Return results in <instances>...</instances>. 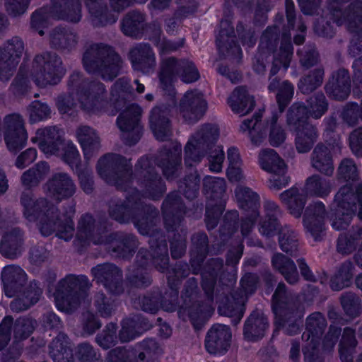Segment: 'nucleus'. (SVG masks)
I'll list each match as a JSON object with an SVG mask.
<instances>
[{"label": "nucleus", "mask_w": 362, "mask_h": 362, "mask_svg": "<svg viewBox=\"0 0 362 362\" xmlns=\"http://www.w3.org/2000/svg\"><path fill=\"white\" fill-rule=\"evenodd\" d=\"M136 259L138 265L132 268L127 276V279L132 286L137 288H146L152 283V279L146 268L149 260L152 261L155 267L161 272H164L168 268L169 259L164 268H160V266L162 264L160 258L158 260V265H156L151 246L150 251L143 248L140 249L136 255Z\"/></svg>", "instance_id": "obj_21"}, {"label": "nucleus", "mask_w": 362, "mask_h": 362, "mask_svg": "<svg viewBox=\"0 0 362 362\" xmlns=\"http://www.w3.org/2000/svg\"><path fill=\"white\" fill-rule=\"evenodd\" d=\"M148 123L155 138L160 141L168 140L172 134V124L165 107L156 106L148 115Z\"/></svg>", "instance_id": "obj_32"}, {"label": "nucleus", "mask_w": 362, "mask_h": 362, "mask_svg": "<svg viewBox=\"0 0 362 362\" xmlns=\"http://www.w3.org/2000/svg\"><path fill=\"white\" fill-rule=\"evenodd\" d=\"M49 355L54 362H69L73 353L67 335L59 333L49 344Z\"/></svg>", "instance_id": "obj_51"}, {"label": "nucleus", "mask_w": 362, "mask_h": 362, "mask_svg": "<svg viewBox=\"0 0 362 362\" xmlns=\"http://www.w3.org/2000/svg\"><path fill=\"white\" fill-rule=\"evenodd\" d=\"M37 326V321L30 317H21L13 321V338L16 341L28 339Z\"/></svg>", "instance_id": "obj_64"}, {"label": "nucleus", "mask_w": 362, "mask_h": 362, "mask_svg": "<svg viewBox=\"0 0 362 362\" xmlns=\"http://www.w3.org/2000/svg\"><path fill=\"white\" fill-rule=\"evenodd\" d=\"M269 327L267 317L262 311L255 310L247 318L243 328V334L248 341H257L262 339Z\"/></svg>", "instance_id": "obj_40"}, {"label": "nucleus", "mask_w": 362, "mask_h": 362, "mask_svg": "<svg viewBox=\"0 0 362 362\" xmlns=\"http://www.w3.org/2000/svg\"><path fill=\"white\" fill-rule=\"evenodd\" d=\"M292 130L295 134V146L299 153L309 152L319 138L318 129L311 122L305 123Z\"/></svg>", "instance_id": "obj_43"}, {"label": "nucleus", "mask_w": 362, "mask_h": 362, "mask_svg": "<svg viewBox=\"0 0 362 362\" xmlns=\"http://www.w3.org/2000/svg\"><path fill=\"white\" fill-rule=\"evenodd\" d=\"M110 216L119 223H133L143 235H149V245L156 264L160 258L164 268L168 260V250L165 239L158 228L159 211L152 204L144 201V195L136 188L128 192L124 200L112 199L110 202Z\"/></svg>", "instance_id": "obj_1"}, {"label": "nucleus", "mask_w": 362, "mask_h": 362, "mask_svg": "<svg viewBox=\"0 0 362 362\" xmlns=\"http://www.w3.org/2000/svg\"><path fill=\"white\" fill-rule=\"evenodd\" d=\"M207 103L204 95L197 90H188L180 98L177 111L183 120L194 124L205 114Z\"/></svg>", "instance_id": "obj_20"}, {"label": "nucleus", "mask_w": 362, "mask_h": 362, "mask_svg": "<svg viewBox=\"0 0 362 362\" xmlns=\"http://www.w3.org/2000/svg\"><path fill=\"white\" fill-rule=\"evenodd\" d=\"M162 212L167 230H177L185 214V207L177 192L167 196L163 202Z\"/></svg>", "instance_id": "obj_26"}, {"label": "nucleus", "mask_w": 362, "mask_h": 362, "mask_svg": "<svg viewBox=\"0 0 362 362\" xmlns=\"http://www.w3.org/2000/svg\"><path fill=\"white\" fill-rule=\"evenodd\" d=\"M235 197L240 209L245 212H253L254 216H259V196L252 189L238 185L235 190Z\"/></svg>", "instance_id": "obj_48"}, {"label": "nucleus", "mask_w": 362, "mask_h": 362, "mask_svg": "<svg viewBox=\"0 0 362 362\" xmlns=\"http://www.w3.org/2000/svg\"><path fill=\"white\" fill-rule=\"evenodd\" d=\"M135 177L145 197L160 199L166 191L163 180L148 157H141L135 165Z\"/></svg>", "instance_id": "obj_13"}, {"label": "nucleus", "mask_w": 362, "mask_h": 362, "mask_svg": "<svg viewBox=\"0 0 362 362\" xmlns=\"http://www.w3.org/2000/svg\"><path fill=\"white\" fill-rule=\"evenodd\" d=\"M325 76L324 68L317 67L303 75L298 83V88L303 94H310L322 84Z\"/></svg>", "instance_id": "obj_59"}, {"label": "nucleus", "mask_w": 362, "mask_h": 362, "mask_svg": "<svg viewBox=\"0 0 362 362\" xmlns=\"http://www.w3.org/2000/svg\"><path fill=\"white\" fill-rule=\"evenodd\" d=\"M90 273L95 281L110 292L115 294L123 292V273L115 264L106 262L98 264L91 269Z\"/></svg>", "instance_id": "obj_22"}, {"label": "nucleus", "mask_w": 362, "mask_h": 362, "mask_svg": "<svg viewBox=\"0 0 362 362\" xmlns=\"http://www.w3.org/2000/svg\"><path fill=\"white\" fill-rule=\"evenodd\" d=\"M219 136L218 128L212 124H203L185 146V164L192 167L199 164L206 153L214 146Z\"/></svg>", "instance_id": "obj_12"}, {"label": "nucleus", "mask_w": 362, "mask_h": 362, "mask_svg": "<svg viewBox=\"0 0 362 362\" xmlns=\"http://www.w3.org/2000/svg\"><path fill=\"white\" fill-rule=\"evenodd\" d=\"M82 64L88 74L112 81L120 74L123 61L112 47L104 43H93L86 47Z\"/></svg>", "instance_id": "obj_6"}, {"label": "nucleus", "mask_w": 362, "mask_h": 362, "mask_svg": "<svg viewBox=\"0 0 362 362\" xmlns=\"http://www.w3.org/2000/svg\"><path fill=\"white\" fill-rule=\"evenodd\" d=\"M332 205L346 211L351 209L356 213L357 211L356 187L354 189L351 185L348 184L341 187L335 194Z\"/></svg>", "instance_id": "obj_58"}, {"label": "nucleus", "mask_w": 362, "mask_h": 362, "mask_svg": "<svg viewBox=\"0 0 362 362\" xmlns=\"http://www.w3.org/2000/svg\"><path fill=\"white\" fill-rule=\"evenodd\" d=\"M228 104L232 111L240 115L251 112L255 107V100L243 86L237 87L228 99Z\"/></svg>", "instance_id": "obj_47"}, {"label": "nucleus", "mask_w": 362, "mask_h": 362, "mask_svg": "<svg viewBox=\"0 0 362 362\" xmlns=\"http://www.w3.org/2000/svg\"><path fill=\"white\" fill-rule=\"evenodd\" d=\"M327 216L325 205L320 201L310 203L305 209L303 216V226L315 240L325 230Z\"/></svg>", "instance_id": "obj_27"}, {"label": "nucleus", "mask_w": 362, "mask_h": 362, "mask_svg": "<svg viewBox=\"0 0 362 362\" xmlns=\"http://www.w3.org/2000/svg\"><path fill=\"white\" fill-rule=\"evenodd\" d=\"M258 283V276L255 274H246L241 279L243 291H235L231 294L234 303H229L220 308L222 314L232 318L233 325H237L243 317L245 308L244 302L248 294L255 292Z\"/></svg>", "instance_id": "obj_15"}, {"label": "nucleus", "mask_w": 362, "mask_h": 362, "mask_svg": "<svg viewBox=\"0 0 362 362\" xmlns=\"http://www.w3.org/2000/svg\"><path fill=\"white\" fill-rule=\"evenodd\" d=\"M354 267L353 263L346 260L343 262L337 273L331 279L330 287L334 291H341L348 287L354 276Z\"/></svg>", "instance_id": "obj_63"}, {"label": "nucleus", "mask_w": 362, "mask_h": 362, "mask_svg": "<svg viewBox=\"0 0 362 362\" xmlns=\"http://www.w3.org/2000/svg\"><path fill=\"white\" fill-rule=\"evenodd\" d=\"M262 117V113L259 111L255 113L252 119H245L240 126V129L243 132L248 131L251 142L255 146L260 145L266 136L265 131L261 129Z\"/></svg>", "instance_id": "obj_60"}, {"label": "nucleus", "mask_w": 362, "mask_h": 362, "mask_svg": "<svg viewBox=\"0 0 362 362\" xmlns=\"http://www.w3.org/2000/svg\"><path fill=\"white\" fill-rule=\"evenodd\" d=\"M30 74L35 83L41 88L57 85L65 74L62 59L54 52H45L37 54L33 62L30 71L22 64L13 80L10 92L16 97L24 95L30 88Z\"/></svg>", "instance_id": "obj_4"}, {"label": "nucleus", "mask_w": 362, "mask_h": 362, "mask_svg": "<svg viewBox=\"0 0 362 362\" xmlns=\"http://www.w3.org/2000/svg\"><path fill=\"white\" fill-rule=\"evenodd\" d=\"M361 241L362 242V228H353L351 230L339 235L336 245L337 251L342 255H349L356 250Z\"/></svg>", "instance_id": "obj_52"}, {"label": "nucleus", "mask_w": 362, "mask_h": 362, "mask_svg": "<svg viewBox=\"0 0 362 362\" xmlns=\"http://www.w3.org/2000/svg\"><path fill=\"white\" fill-rule=\"evenodd\" d=\"M310 165L317 171L327 176L333 175V154L329 145L318 143L310 154Z\"/></svg>", "instance_id": "obj_37"}, {"label": "nucleus", "mask_w": 362, "mask_h": 362, "mask_svg": "<svg viewBox=\"0 0 362 362\" xmlns=\"http://www.w3.org/2000/svg\"><path fill=\"white\" fill-rule=\"evenodd\" d=\"M223 262L219 258H214L210 259L204 271L202 272V288L207 296L208 302L211 305L214 300V291L218 276L222 279Z\"/></svg>", "instance_id": "obj_38"}, {"label": "nucleus", "mask_w": 362, "mask_h": 362, "mask_svg": "<svg viewBox=\"0 0 362 362\" xmlns=\"http://www.w3.org/2000/svg\"><path fill=\"white\" fill-rule=\"evenodd\" d=\"M190 264L193 274H198L209 251V240L205 233L198 232L192 237Z\"/></svg>", "instance_id": "obj_46"}, {"label": "nucleus", "mask_w": 362, "mask_h": 362, "mask_svg": "<svg viewBox=\"0 0 362 362\" xmlns=\"http://www.w3.org/2000/svg\"><path fill=\"white\" fill-rule=\"evenodd\" d=\"M220 31L216 38L218 50L226 57L240 58L242 50L235 41L234 29L228 20H223L220 23Z\"/></svg>", "instance_id": "obj_34"}, {"label": "nucleus", "mask_w": 362, "mask_h": 362, "mask_svg": "<svg viewBox=\"0 0 362 362\" xmlns=\"http://www.w3.org/2000/svg\"><path fill=\"white\" fill-rule=\"evenodd\" d=\"M24 42L15 36L8 40L4 46H0V81H8L13 75L24 52Z\"/></svg>", "instance_id": "obj_17"}, {"label": "nucleus", "mask_w": 362, "mask_h": 362, "mask_svg": "<svg viewBox=\"0 0 362 362\" xmlns=\"http://www.w3.org/2000/svg\"><path fill=\"white\" fill-rule=\"evenodd\" d=\"M112 255L129 258L133 255L138 247V241L133 234L116 232L109 233L106 244Z\"/></svg>", "instance_id": "obj_30"}, {"label": "nucleus", "mask_w": 362, "mask_h": 362, "mask_svg": "<svg viewBox=\"0 0 362 362\" xmlns=\"http://www.w3.org/2000/svg\"><path fill=\"white\" fill-rule=\"evenodd\" d=\"M75 136L82 149L85 160L88 162L101 148L99 133L90 126L80 124L75 130Z\"/></svg>", "instance_id": "obj_31"}, {"label": "nucleus", "mask_w": 362, "mask_h": 362, "mask_svg": "<svg viewBox=\"0 0 362 362\" xmlns=\"http://www.w3.org/2000/svg\"><path fill=\"white\" fill-rule=\"evenodd\" d=\"M6 128L4 139L11 151H16L23 148L28 139L24 127V121L18 114H11L5 117Z\"/></svg>", "instance_id": "obj_24"}, {"label": "nucleus", "mask_w": 362, "mask_h": 362, "mask_svg": "<svg viewBox=\"0 0 362 362\" xmlns=\"http://www.w3.org/2000/svg\"><path fill=\"white\" fill-rule=\"evenodd\" d=\"M31 141L38 142L40 149L45 154L55 155L63 144V132L56 126L39 129Z\"/></svg>", "instance_id": "obj_28"}, {"label": "nucleus", "mask_w": 362, "mask_h": 362, "mask_svg": "<svg viewBox=\"0 0 362 362\" xmlns=\"http://www.w3.org/2000/svg\"><path fill=\"white\" fill-rule=\"evenodd\" d=\"M52 13L59 18L71 23L81 21V4L80 0H51Z\"/></svg>", "instance_id": "obj_44"}, {"label": "nucleus", "mask_w": 362, "mask_h": 362, "mask_svg": "<svg viewBox=\"0 0 362 362\" xmlns=\"http://www.w3.org/2000/svg\"><path fill=\"white\" fill-rule=\"evenodd\" d=\"M177 76L184 83H190L197 81L200 75L194 63L188 59H177L173 57L163 59L158 75L160 88L172 100L176 95L173 83Z\"/></svg>", "instance_id": "obj_9"}, {"label": "nucleus", "mask_w": 362, "mask_h": 362, "mask_svg": "<svg viewBox=\"0 0 362 362\" xmlns=\"http://www.w3.org/2000/svg\"><path fill=\"white\" fill-rule=\"evenodd\" d=\"M145 22V14L138 11H130L122 19V31L127 36L137 37L144 30Z\"/></svg>", "instance_id": "obj_54"}, {"label": "nucleus", "mask_w": 362, "mask_h": 362, "mask_svg": "<svg viewBox=\"0 0 362 362\" xmlns=\"http://www.w3.org/2000/svg\"><path fill=\"white\" fill-rule=\"evenodd\" d=\"M1 279L5 295L12 298L26 288L28 276L22 267L11 264L2 269Z\"/></svg>", "instance_id": "obj_25"}, {"label": "nucleus", "mask_w": 362, "mask_h": 362, "mask_svg": "<svg viewBox=\"0 0 362 362\" xmlns=\"http://www.w3.org/2000/svg\"><path fill=\"white\" fill-rule=\"evenodd\" d=\"M272 308L275 323L288 335L298 333V318L302 316L303 308L297 296L287 290L284 283H279L272 296Z\"/></svg>", "instance_id": "obj_7"}, {"label": "nucleus", "mask_w": 362, "mask_h": 362, "mask_svg": "<svg viewBox=\"0 0 362 362\" xmlns=\"http://www.w3.org/2000/svg\"><path fill=\"white\" fill-rule=\"evenodd\" d=\"M279 28L276 25L269 26L263 33L259 49L269 54H273L271 74L276 75L283 67L286 70L291 63L293 54V47L291 42L289 30L285 29L281 35V45L279 50L276 47L279 40Z\"/></svg>", "instance_id": "obj_10"}, {"label": "nucleus", "mask_w": 362, "mask_h": 362, "mask_svg": "<svg viewBox=\"0 0 362 362\" xmlns=\"http://www.w3.org/2000/svg\"><path fill=\"white\" fill-rule=\"evenodd\" d=\"M332 189L331 182L317 174L308 177L304 185V192L308 197L325 198Z\"/></svg>", "instance_id": "obj_55"}, {"label": "nucleus", "mask_w": 362, "mask_h": 362, "mask_svg": "<svg viewBox=\"0 0 362 362\" xmlns=\"http://www.w3.org/2000/svg\"><path fill=\"white\" fill-rule=\"evenodd\" d=\"M148 322L141 320L139 317L127 318L122 321V329L119 332V339L121 342H129L139 336L144 330L150 328Z\"/></svg>", "instance_id": "obj_53"}, {"label": "nucleus", "mask_w": 362, "mask_h": 362, "mask_svg": "<svg viewBox=\"0 0 362 362\" xmlns=\"http://www.w3.org/2000/svg\"><path fill=\"white\" fill-rule=\"evenodd\" d=\"M42 291L35 280L31 281L25 289L16 295L17 296L10 304L13 312L20 313L30 308L37 303L42 296Z\"/></svg>", "instance_id": "obj_42"}, {"label": "nucleus", "mask_w": 362, "mask_h": 362, "mask_svg": "<svg viewBox=\"0 0 362 362\" xmlns=\"http://www.w3.org/2000/svg\"><path fill=\"white\" fill-rule=\"evenodd\" d=\"M232 334L228 326L216 324L208 331L205 338L206 350L211 354L225 353L230 345Z\"/></svg>", "instance_id": "obj_29"}, {"label": "nucleus", "mask_w": 362, "mask_h": 362, "mask_svg": "<svg viewBox=\"0 0 362 362\" xmlns=\"http://www.w3.org/2000/svg\"><path fill=\"white\" fill-rule=\"evenodd\" d=\"M274 268L277 270L290 284H296L300 277L294 262L281 253L274 255L272 259Z\"/></svg>", "instance_id": "obj_50"}, {"label": "nucleus", "mask_w": 362, "mask_h": 362, "mask_svg": "<svg viewBox=\"0 0 362 362\" xmlns=\"http://www.w3.org/2000/svg\"><path fill=\"white\" fill-rule=\"evenodd\" d=\"M269 73L268 90L269 92L277 91L276 99L278 103L279 109L283 112L286 107L291 101L294 94V86L288 81H283Z\"/></svg>", "instance_id": "obj_45"}, {"label": "nucleus", "mask_w": 362, "mask_h": 362, "mask_svg": "<svg viewBox=\"0 0 362 362\" xmlns=\"http://www.w3.org/2000/svg\"><path fill=\"white\" fill-rule=\"evenodd\" d=\"M327 327V320L320 313H314L306 320V331L302 334V339L309 341L312 338L320 340Z\"/></svg>", "instance_id": "obj_57"}, {"label": "nucleus", "mask_w": 362, "mask_h": 362, "mask_svg": "<svg viewBox=\"0 0 362 362\" xmlns=\"http://www.w3.org/2000/svg\"><path fill=\"white\" fill-rule=\"evenodd\" d=\"M23 216L30 222L36 223L41 234L56 235L69 241L75 231L73 218L76 212V203L72 200L63 206L62 211L51 200L42 197L37 199L31 192H23L21 196Z\"/></svg>", "instance_id": "obj_2"}, {"label": "nucleus", "mask_w": 362, "mask_h": 362, "mask_svg": "<svg viewBox=\"0 0 362 362\" xmlns=\"http://www.w3.org/2000/svg\"><path fill=\"white\" fill-rule=\"evenodd\" d=\"M111 95L115 107L118 110H124L117 119V123L123 132L122 137L125 143L129 146L134 145L141 139L143 127L140 123L142 109L137 104H127L134 99V89L129 80L120 78L113 84Z\"/></svg>", "instance_id": "obj_5"}, {"label": "nucleus", "mask_w": 362, "mask_h": 362, "mask_svg": "<svg viewBox=\"0 0 362 362\" xmlns=\"http://www.w3.org/2000/svg\"><path fill=\"white\" fill-rule=\"evenodd\" d=\"M326 93L337 100L347 98L351 91V79L349 71L339 69L334 71L325 85Z\"/></svg>", "instance_id": "obj_35"}, {"label": "nucleus", "mask_w": 362, "mask_h": 362, "mask_svg": "<svg viewBox=\"0 0 362 362\" xmlns=\"http://www.w3.org/2000/svg\"><path fill=\"white\" fill-rule=\"evenodd\" d=\"M154 163L162 170L168 180H173L181 173L182 146L180 143H172L160 148L154 158Z\"/></svg>", "instance_id": "obj_18"}, {"label": "nucleus", "mask_w": 362, "mask_h": 362, "mask_svg": "<svg viewBox=\"0 0 362 362\" xmlns=\"http://www.w3.org/2000/svg\"><path fill=\"white\" fill-rule=\"evenodd\" d=\"M198 282L195 278L189 279L182 293L184 305L192 324L202 322L213 312L209 303H203L197 300Z\"/></svg>", "instance_id": "obj_16"}, {"label": "nucleus", "mask_w": 362, "mask_h": 362, "mask_svg": "<svg viewBox=\"0 0 362 362\" xmlns=\"http://www.w3.org/2000/svg\"><path fill=\"white\" fill-rule=\"evenodd\" d=\"M170 301L166 304L162 300V295L159 288H153L151 292H148L143 296H140L134 300V305L136 308L151 313H156L160 308L165 310L173 312L175 310L177 301H174V298L171 296Z\"/></svg>", "instance_id": "obj_33"}, {"label": "nucleus", "mask_w": 362, "mask_h": 362, "mask_svg": "<svg viewBox=\"0 0 362 362\" xmlns=\"http://www.w3.org/2000/svg\"><path fill=\"white\" fill-rule=\"evenodd\" d=\"M115 11H120L132 6L134 2L144 4L146 0H109ZM86 6L94 27H104L117 21V17L107 8L104 0H86Z\"/></svg>", "instance_id": "obj_14"}, {"label": "nucleus", "mask_w": 362, "mask_h": 362, "mask_svg": "<svg viewBox=\"0 0 362 362\" xmlns=\"http://www.w3.org/2000/svg\"><path fill=\"white\" fill-rule=\"evenodd\" d=\"M47 163L41 161L33 168L24 172L21 176V182L26 187L37 186L49 173Z\"/></svg>", "instance_id": "obj_62"}, {"label": "nucleus", "mask_w": 362, "mask_h": 362, "mask_svg": "<svg viewBox=\"0 0 362 362\" xmlns=\"http://www.w3.org/2000/svg\"><path fill=\"white\" fill-rule=\"evenodd\" d=\"M79 40L78 33L68 27L57 26L49 35L50 47L59 50H72L75 49Z\"/></svg>", "instance_id": "obj_39"}, {"label": "nucleus", "mask_w": 362, "mask_h": 362, "mask_svg": "<svg viewBox=\"0 0 362 362\" xmlns=\"http://www.w3.org/2000/svg\"><path fill=\"white\" fill-rule=\"evenodd\" d=\"M355 330L351 327H345L339 344V354L342 362H352L358 341Z\"/></svg>", "instance_id": "obj_56"}, {"label": "nucleus", "mask_w": 362, "mask_h": 362, "mask_svg": "<svg viewBox=\"0 0 362 362\" xmlns=\"http://www.w3.org/2000/svg\"><path fill=\"white\" fill-rule=\"evenodd\" d=\"M129 59L135 70L148 72L156 66V57L151 47L147 44H139L133 47L129 54Z\"/></svg>", "instance_id": "obj_41"}, {"label": "nucleus", "mask_w": 362, "mask_h": 362, "mask_svg": "<svg viewBox=\"0 0 362 362\" xmlns=\"http://www.w3.org/2000/svg\"><path fill=\"white\" fill-rule=\"evenodd\" d=\"M68 93L58 96L56 105L62 114L69 112L79 103L81 109L88 113L98 114L108 105L105 86L99 81H88L83 74L74 71L67 82Z\"/></svg>", "instance_id": "obj_3"}, {"label": "nucleus", "mask_w": 362, "mask_h": 362, "mask_svg": "<svg viewBox=\"0 0 362 362\" xmlns=\"http://www.w3.org/2000/svg\"><path fill=\"white\" fill-rule=\"evenodd\" d=\"M132 165L124 157L114 153L105 155L97 163V171L100 177L123 191H127L132 182Z\"/></svg>", "instance_id": "obj_11"}, {"label": "nucleus", "mask_w": 362, "mask_h": 362, "mask_svg": "<svg viewBox=\"0 0 362 362\" xmlns=\"http://www.w3.org/2000/svg\"><path fill=\"white\" fill-rule=\"evenodd\" d=\"M47 193L60 202L72 198L77 192V186L71 176L64 172L54 173L45 184Z\"/></svg>", "instance_id": "obj_23"}, {"label": "nucleus", "mask_w": 362, "mask_h": 362, "mask_svg": "<svg viewBox=\"0 0 362 362\" xmlns=\"http://www.w3.org/2000/svg\"><path fill=\"white\" fill-rule=\"evenodd\" d=\"M259 162L262 168L269 173H282L286 168L284 161L271 148H265L260 151Z\"/></svg>", "instance_id": "obj_61"}, {"label": "nucleus", "mask_w": 362, "mask_h": 362, "mask_svg": "<svg viewBox=\"0 0 362 362\" xmlns=\"http://www.w3.org/2000/svg\"><path fill=\"white\" fill-rule=\"evenodd\" d=\"M91 286L85 275H66L57 283L53 294L57 308L66 313L73 312L87 298Z\"/></svg>", "instance_id": "obj_8"}, {"label": "nucleus", "mask_w": 362, "mask_h": 362, "mask_svg": "<svg viewBox=\"0 0 362 362\" xmlns=\"http://www.w3.org/2000/svg\"><path fill=\"white\" fill-rule=\"evenodd\" d=\"M24 250V233L19 228L8 231L0 243V253L5 258L14 260L18 258Z\"/></svg>", "instance_id": "obj_36"}, {"label": "nucleus", "mask_w": 362, "mask_h": 362, "mask_svg": "<svg viewBox=\"0 0 362 362\" xmlns=\"http://www.w3.org/2000/svg\"><path fill=\"white\" fill-rule=\"evenodd\" d=\"M307 195L300 192L298 188L293 187L280 194L279 198L289 213L295 218L302 216L306 203Z\"/></svg>", "instance_id": "obj_49"}, {"label": "nucleus", "mask_w": 362, "mask_h": 362, "mask_svg": "<svg viewBox=\"0 0 362 362\" xmlns=\"http://www.w3.org/2000/svg\"><path fill=\"white\" fill-rule=\"evenodd\" d=\"M108 235L106 227L97 223L90 214H83L78 220L76 238L83 246L90 243L105 245Z\"/></svg>", "instance_id": "obj_19"}]
</instances>
